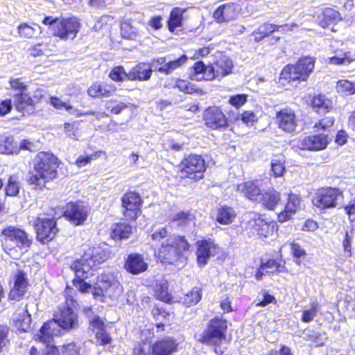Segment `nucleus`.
Returning a JSON list of instances; mask_svg holds the SVG:
<instances>
[{
    "label": "nucleus",
    "mask_w": 355,
    "mask_h": 355,
    "mask_svg": "<svg viewBox=\"0 0 355 355\" xmlns=\"http://www.w3.org/2000/svg\"><path fill=\"white\" fill-rule=\"evenodd\" d=\"M247 95L245 94H236L231 96L229 98V103L235 108L242 107L247 102Z\"/></svg>",
    "instance_id": "680f3d73"
},
{
    "label": "nucleus",
    "mask_w": 355,
    "mask_h": 355,
    "mask_svg": "<svg viewBox=\"0 0 355 355\" xmlns=\"http://www.w3.org/2000/svg\"><path fill=\"white\" fill-rule=\"evenodd\" d=\"M236 216L235 210L228 206H222L217 209L216 220L221 225L232 223Z\"/></svg>",
    "instance_id": "58836bf2"
},
{
    "label": "nucleus",
    "mask_w": 355,
    "mask_h": 355,
    "mask_svg": "<svg viewBox=\"0 0 355 355\" xmlns=\"http://www.w3.org/2000/svg\"><path fill=\"white\" fill-rule=\"evenodd\" d=\"M345 211L353 227H355V197L345 207Z\"/></svg>",
    "instance_id": "69168bd1"
},
{
    "label": "nucleus",
    "mask_w": 355,
    "mask_h": 355,
    "mask_svg": "<svg viewBox=\"0 0 355 355\" xmlns=\"http://www.w3.org/2000/svg\"><path fill=\"white\" fill-rule=\"evenodd\" d=\"M299 142L300 147L302 150L318 151L327 148L329 144V139L327 135L317 134L300 139Z\"/></svg>",
    "instance_id": "a211bd4d"
},
{
    "label": "nucleus",
    "mask_w": 355,
    "mask_h": 355,
    "mask_svg": "<svg viewBox=\"0 0 355 355\" xmlns=\"http://www.w3.org/2000/svg\"><path fill=\"white\" fill-rule=\"evenodd\" d=\"M237 191L244 197L254 202H259L261 198V191L258 180L248 181L237 186Z\"/></svg>",
    "instance_id": "5701e85b"
},
{
    "label": "nucleus",
    "mask_w": 355,
    "mask_h": 355,
    "mask_svg": "<svg viewBox=\"0 0 355 355\" xmlns=\"http://www.w3.org/2000/svg\"><path fill=\"white\" fill-rule=\"evenodd\" d=\"M76 274V278L73 281L74 286L83 293H90L92 291L94 283L87 279L94 275V271L96 266L89 261L83 260V255L72 265Z\"/></svg>",
    "instance_id": "0eeeda50"
},
{
    "label": "nucleus",
    "mask_w": 355,
    "mask_h": 355,
    "mask_svg": "<svg viewBox=\"0 0 355 355\" xmlns=\"http://www.w3.org/2000/svg\"><path fill=\"white\" fill-rule=\"evenodd\" d=\"M116 90L112 84L95 82L87 89V94L92 98H104L110 96Z\"/></svg>",
    "instance_id": "cd10ccee"
},
{
    "label": "nucleus",
    "mask_w": 355,
    "mask_h": 355,
    "mask_svg": "<svg viewBox=\"0 0 355 355\" xmlns=\"http://www.w3.org/2000/svg\"><path fill=\"white\" fill-rule=\"evenodd\" d=\"M211 65L215 78H222L232 72L233 62L225 55L220 54L216 56V60Z\"/></svg>",
    "instance_id": "412c9836"
},
{
    "label": "nucleus",
    "mask_w": 355,
    "mask_h": 355,
    "mask_svg": "<svg viewBox=\"0 0 355 355\" xmlns=\"http://www.w3.org/2000/svg\"><path fill=\"white\" fill-rule=\"evenodd\" d=\"M89 208L83 202H70L66 206L64 215L74 225H82L87 220Z\"/></svg>",
    "instance_id": "f8f14e48"
},
{
    "label": "nucleus",
    "mask_w": 355,
    "mask_h": 355,
    "mask_svg": "<svg viewBox=\"0 0 355 355\" xmlns=\"http://www.w3.org/2000/svg\"><path fill=\"white\" fill-rule=\"evenodd\" d=\"M50 104L53 106L55 109L62 110L64 109L69 114H76L77 116L83 115L77 109L73 106L67 104L65 102H62L59 98L53 96L50 98Z\"/></svg>",
    "instance_id": "09e8293b"
},
{
    "label": "nucleus",
    "mask_w": 355,
    "mask_h": 355,
    "mask_svg": "<svg viewBox=\"0 0 355 355\" xmlns=\"http://www.w3.org/2000/svg\"><path fill=\"white\" fill-rule=\"evenodd\" d=\"M280 201V193L273 188L268 189L264 193L261 194V198L259 202L267 209L273 210Z\"/></svg>",
    "instance_id": "e433bc0d"
},
{
    "label": "nucleus",
    "mask_w": 355,
    "mask_h": 355,
    "mask_svg": "<svg viewBox=\"0 0 355 355\" xmlns=\"http://www.w3.org/2000/svg\"><path fill=\"white\" fill-rule=\"evenodd\" d=\"M201 297V288L198 287H194L184 295V297L182 298V302L186 306L189 307L198 304L200 301Z\"/></svg>",
    "instance_id": "a18cd8bd"
},
{
    "label": "nucleus",
    "mask_w": 355,
    "mask_h": 355,
    "mask_svg": "<svg viewBox=\"0 0 355 355\" xmlns=\"http://www.w3.org/2000/svg\"><path fill=\"white\" fill-rule=\"evenodd\" d=\"M17 31L20 37L28 39L36 37L42 33L41 27L36 24H21L18 26Z\"/></svg>",
    "instance_id": "a19ab883"
},
{
    "label": "nucleus",
    "mask_w": 355,
    "mask_h": 355,
    "mask_svg": "<svg viewBox=\"0 0 355 355\" xmlns=\"http://www.w3.org/2000/svg\"><path fill=\"white\" fill-rule=\"evenodd\" d=\"M319 303L316 301L313 302L309 309H306L302 311L301 320L305 323L311 322L319 311Z\"/></svg>",
    "instance_id": "603ef678"
},
{
    "label": "nucleus",
    "mask_w": 355,
    "mask_h": 355,
    "mask_svg": "<svg viewBox=\"0 0 355 355\" xmlns=\"http://www.w3.org/2000/svg\"><path fill=\"white\" fill-rule=\"evenodd\" d=\"M27 288V279L26 274L19 271L15 277L13 288L10 292V297L12 300H19L25 293Z\"/></svg>",
    "instance_id": "7c9ffc66"
},
{
    "label": "nucleus",
    "mask_w": 355,
    "mask_h": 355,
    "mask_svg": "<svg viewBox=\"0 0 355 355\" xmlns=\"http://www.w3.org/2000/svg\"><path fill=\"white\" fill-rule=\"evenodd\" d=\"M13 321L19 330L26 331L29 328L31 315L27 310L21 309L19 310V313L15 314Z\"/></svg>",
    "instance_id": "79ce46f5"
},
{
    "label": "nucleus",
    "mask_w": 355,
    "mask_h": 355,
    "mask_svg": "<svg viewBox=\"0 0 355 355\" xmlns=\"http://www.w3.org/2000/svg\"><path fill=\"white\" fill-rule=\"evenodd\" d=\"M197 245V261L200 266L207 264L211 256L216 253V245L211 240H202L196 243Z\"/></svg>",
    "instance_id": "6ab92c4d"
},
{
    "label": "nucleus",
    "mask_w": 355,
    "mask_h": 355,
    "mask_svg": "<svg viewBox=\"0 0 355 355\" xmlns=\"http://www.w3.org/2000/svg\"><path fill=\"white\" fill-rule=\"evenodd\" d=\"M203 120L205 125L217 130L227 125V119L221 109L217 106H210L204 111Z\"/></svg>",
    "instance_id": "dca6fc26"
},
{
    "label": "nucleus",
    "mask_w": 355,
    "mask_h": 355,
    "mask_svg": "<svg viewBox=\"0 0 355 355\" xmlns=\"http://www.w3.org/2000/svg\"><path fill=\"white\" fill-rule=\"evenodd\" d=\"M336 89L338 93L346 96L355 94V83L348 80H340L337 82Z\"/></svg>",
    "instance_id": "8fccbe9b"
},
{
    "label": "nucleus",
    "mask_w": 355,
    "mask_h": 355,
    "mask_svg": "<svg viewBox=\"0 0 355 355\" xmlns=\"http://www.w3.org/2000/svg\"><path fill=\"white\" fill-rule=\"evenodd\" d=\"M342 19L340 12L332 8H325L318 16L319 25L327 28L331 24H336Z\"/></svg>",
    "instance_id": "473e14b6"
},
{
    "label": "nucleus",
    "mask_w": 355,
    "mask_h": 355,
    "mask_svg": "<svg viewBox=\"0 0 355 355\" xmlns=\"http://www.w3.org/2000/svg\"><path fill=\"white\" fill-rule=\"evenodd\" d=\"M342 191L336 188L329 187L319 190L313 199V204L320 209L336 207L343 201Z\"/></svg>",
    "instance_id": "1a4fd4ad"
},
{
    "label": "nucleus",
    "mask_w": 355,
    "mask_h": 355,
    "mask_svg": "<svg viewBox=\"0 0 355 355\" xmlns=\"http://www.w3.org/2000/svg\"><path fill=\"white\" fill-rule=\"evenodd\" d=\"M287 272V269L281 263L275 260H269L261 265V272H266L267 275L274 272L283 273Z\"/></svg>",
    "instance_id": "49530a36"
},
{
    "label": "nucleus",
    "mask_w": 355,
    "mask_h": 355,
    "mask_svg": "<svg viewBox=\"0 0 355 355\" xmlns=\"http://www.w3.org/2000/svg\"><path fill=\"white\" fill-rule=\"evenodd\" d=\"M109 76L115 82H123L125 78L128 79V73L123 67L117 66L112 69Z\"/></svg>",
    "instance_id": "4d7b16f0"
},
{
    "label": "nucleus",
    "mask_w": 355,
    "mask_h": 355,
    "mask_svg": "<svg viewBox=\"0 0 355 355\" xmlns=\"http://www.w3.org/2000/svg\"><path fill=\"white\" fill-rule=\"evenodd\" d=\"M2 243L5 252L13 259L19 258L30 248L31 241L25 231L15 227L3 230Z\"/></svg>",
    "instance_id": "7ed1b4c3"
},
{
    "label": "nucleus",
    "mask_w": 355,
    "mask_h": 355,
    "mask_svg": "<svg viewBox=\"0 0 355 355\" xmlns=\"http://www.w3.org/2000/svg\"><path fill=\"white\" fill-rule=\"evenodd\" d=\"M171 220L179 226H187L193 223V216L189 211H180L174 214Z\"/></svg>",
    "instance_id": "3c124183"
},
{
    "label": "nucleus",
    "mask_w": 355,
    "mask_h": 355,
    "mask_svg": "<svg viewBox=\"0 0 355 355\" xmlns=\"http://www.w3.org/2000/svg\"><path fill=\"white\" fill-rule=\"evenodd\" d=\"M277 122L279 128L287 132L295 130L297 119L294 111L290 108L281 110L276 115Z\"/></svg>",
    "instance_id": "aec40b11"
},
{
    "label": "nucleus",
    "mask_w": 355,
    "mask_h": 355,
    "mask_svg": "<svg viewBox=\"0 0 355 355\" xmlns=\"http://www.w3.org/2000/svg\"><path fill=\"white\" fill-rule=\"evenodd\" d=\"M355 60V53L344 49H336L334 55L329 58V62L331 64H348Z\"/></svg>",
    "instance_id": "72a5a7b5"
},
{
    "label": "nucleus",
    "mask_w": 355,
    "mask_h": 355,
    "mask_svg": "<svg viewBox=\"0 0 355 355\" xmlns=\"http://www.w3.org/2000/svg\"><path fill=\"white\" fill-rule=\"evenodd\" d=\"M278 31L277 25L265 23L261 25L258 29L254 32V40L258 42L261 40L268 34Z\"/></svg>",
    "instance_id": "de8ad7c7"
},
{
    "label": "nucleus",
    "mask_w": 355,
    "mask_h": 355,
    "mask_svg": "<svg viewBox=\"0 0 355 355\" xmlns=\"http://www.w3.org/2000/svg\"><path fill=\"white\" fill-rule=\"evenodd\" d=\"M89 328L96 334V342L100 345L110 343L111 338L105 331L104 322L98 316H94L89 319Z\"/></svg>",
    "instance_id": "c85d7f7f"
},
{
    "label": "nucleus",
    "mask_w": 355,
    "mask_h": 355,
    "mask_svg": "<svg viewBox=\"0 0 355 355\" xmlns=\"http://www.w3.org/2000/svg\"><path fill=\"white\" fill-rule=\"evenodd\" d=\"M255 230L257 234L264 237L273 236L276 234V225L274 223H267L261 218L255 220Z\"/></svg>",
    "instance_id": "ea45409f"
},
{
    "label": "nucleus",
    "mask_w": 355,
    "mask_h": 355,
    "mask_svg": "<svg viewBox=\"0 0 355 355\" xmlns=\"http://www.w3.org/2000/svg\"><path fill=\"white\" fill-rule=\"evenodd\" d=\"M271 171L275 178L282 177L285 172V166L283 162L278 159L271 161Z\"/></svg>",
    "instance_id": "052dcab7"
},
{
    "label": "nucleus",
    "mask_w": 355,
    "mask_h": 355,
    "mask_svg": "<svg viewBox=\"0 0 355 355\" xmlns=\"http://www.w3.org/2000/svg\"><path fill=\"white\" fill-rule=\"evenodd\" d=\"M352 236H350L349 233L347 232L345 236V239L343 241V246L344 248V252L346 254V256L348 257H351L352 255Z\"/></svg>",
    "instance_id": "774afa93"
},
{
    "label": "nucleus",
    "mask_w": 355,
    "mask_h": 355,
    "mask_svg": "<svg viewBox=\"0 0 355 355\" xmlns=\"http://www.w3.org/2000/svg\"><path fill=\"white\" fill-rule=\"evenodd\" d=\"M90 293L95 299L101 298L103 300V297H108L116 300L121 295L123 288L112 274H101L98 277Z\"/></svg>",
    "instance_id": "39448f33"
},
{
    "label": "nucleus",
    "mask_w": 355,
    "mask_h": 355,
    "mask_svg": "<svg viewBox=\"0 0 355 355\" xmlns=\"http://www.w3.org/2000/svg\"><path fill=\"white\" fill-rule=\"evenodd\" d=\"M175 86L182 92L186 94H193L201 91L198 89L195 85L191 83L188 80L178 79L175 80Z\"/></svg>",
    "instance_id": "5fc2aeb1"
},
{
    "label": "nucleus",
    "mask_w": 355,
    "mask_h": 355,
    "mask_svg": "<svg viewBox=\"0 0 355 355\" xmlns=\"http://www.w3.org/2000/svg\"><path fill=\"white\" fill-rule=\"evenodd\" d=\"M187 60L188 57L185 55H182L178 59H176L173 61H169L163 66L158 67L157 70L159 72L163 73L164 74H169L172 73L174 70L181 67L183 64H184Z\"/></svg>",
    "instance_id": "37998d69"
},
{
    "label": "nucleus",
    "mask_w": 355,
    "mask_h": 355,
    "mask_svg": "<svg viewBox=\"0 0 355 355\" xmlns=\"http://www.w3.org/2000/svg\"><path fill=\"white\" fill-rule=\"evenodd\" d=\"M205 171V160L200 155H191L181 162L180 175L182 178L198 180L202 178Z\"/></svg>",
    "instance_id": "6e6552de"
},
{
    "label": "nucleus",
    "mask_w": 355,
    "mask_h": 355,
    "mask_svg": "<svg viewBox=\"0 0 355 355\" xmlns=\"http://www.w3.org/2000/svg\"><path fill=\"white\" fill-rule=\"evenodd\" d=\"M151 239L154 241H159L162 239L166 237L168 231L166 227H158L153 229Z\"/></svg>",
    "instance_id": "338daca9"
},
{
    "label": "nucleus",
    "mask_w": 355,
    "mask_h": 355,
    "mask_svg": "<svg viewBox=\"0 0 355 355\" xmlns=\"http://www.w3.org/2000/svg\"><path fill=\"white\" fill-rule=\"evenodd\" d=\"M121 35L124 38L133 39L137 36V30L129 22L124 21L121 26Z\"/></svg>",
    "instance_id": "13d9d810"
},
{
    "label": "nucleus",
    "mask_w": 355,
    "mask_h": 355,
    "mask_svg": "<svg viewBox=\"0 0 355 355\" xmlns=\"http://www.w3.org/2000/svg\"><path fill=\"white\" fill-rule=\"evenodd\" d=\"M185 10L181 8H174L170 14L168 19V28L173 32L174 30L182 25V15Z\"/></svg>",
    "instance_id": "c03bdc74"
},
{
    "label": "nucleus",
    "mask_w": 355,
    "mask_h": 355,
    "mask_svg": "<svg viewBox=\"0 0 355 355\" xmlns=\"http://www.w3.org/2000/svg\"><path fill=\"white\" fill-rule=\"evenodd\" d=\"M241 120L247 126H252L257 121L258 117L252 111H245L241 114Z\"/></svg>",
    "instance_id": "0e129e2a"
},
{
    "label": "nucleus",
    "mask_w": 355,
    "mask_h": 355,
    "mask_svg": "<svg viewBox=\"0 0 355 355\" xmlns=\"http://www.w3.org/2000/svg\"><path fill=\"white\" fill-rule=\"evenodd\" d=\"M152 73L150 67L145 64L140 63L128 72V80L144 81L148 80Z\"/></svg>",
    "instance_id": "2f4dec72"
},
{
    "label": "nucleus",
    "mask_w": 355,
    "mask_h": 355,
    "mask_svg": "<svg viewBox=\"0 0 355 355\" xmlns=\"http://www.w3.org/2000/svg\"><path fill=\"white\" fill-rule=\"evenodd\" d=\"M241 10V7L238 3L229 1L218 6L214 12L213 17L218 23L229 22L236 19Z\"/></svg>",
    "instance_id": "4468645a"
},
{
    "label": "nucleus",
    "mask_w": 355,
    "mask_h": 355,
    "mask_svg": "<svg viewBox=\"0 0 355 355\" xmlns=\"http://www.w3.org/2000/svg\"><path fill=\"white\" fill-rule=\"evenodd\" d=\"M54 318L63 329H73L78 326V315L68 304L60 306Z\"/></svg>",
    "instance_id": "2eb2a0df"
},
{
    "label": "nucleus",
    "mask_w": 355,
    "mask_h": 355,
    "mask_svg": "<svg viewBox=\"0 0 355 355\" xmlns=\"http://www.w3.org/2000/svg\"><path fill=\"white\" fill-rule=\"evenodd\" d=\"M61 329L53 318V320H49L43 324L37 336L41 341L49 343L54 336H57L60 334Z\"/></svg>",
    "instance_id": "a878e982"
},
{
    "label": "nucleus",
    "mask_w": 355,
    "mask_h": 355,
    "mask_svg": "<svg viewBox=\"0 0 355 355\" xmlns=\"http://www.w3.org/2000/svg\"><path fill=\"white\" fill-rule=\"evenodd\" d=\"M42 95L40 91H37L33 96L21 92L14 98V105L19 111L25 114H31L34 112L35 105L40 102Z\"/></svg>",
    "instance_id": "f3484780"
},
{
    "label": "nucleus",
    "mask_w": 355,
    "mask_h": 355,
    "mask_svg": "<svg viewBox=\"0 0 355 355\" xmlns=\"http://www.w3.org/2000/svg\"><path fill=\"white\" fill-rule=\"evenodd\" d=\"M0 153L3 154H17L19 148L12 136L6 133L0 135Z\"/></svg>",
    "instance_id": "c9c22d12"
},
{
    "label": "nucleus",
    "mask_w": 355,
    "mask_h": 355,
    "mask_svg": "<svg viewBox=\"0 0 355 355\" xmlns=\"http://www.w3.org/2000/svg\"><path fill=\"white\" fill-rule=\"evenodd\" d=\"M58 158L52 153L40 152L34 159L33 173L29 182L35 188L41 189L49 180L56 177Z\"/></svg>",
    "instance_id": "f03ea898"
},
{
    "label": "nucleus",
    "mask_w": 355,
    "mask_h": 355,
    "mask_svg": "<svg viewBox=\"0 0 355 355\" xmlns=\"http://www.w3.org/2000/svg\"><path fill=\"white\" fill-rule=\"evenodd\" d=\"M311 107L319 114H325L333 108V102L324 95H317L311 100Z\"/></svg>",
    "instance_id": "f704fd0d"
},
{
    "label": "nucleus",
    "mask_w": 355,
    "mask_h": 355,
    "mask_svg": "<svg viewBox=\"0 0 355 355\" xmlns=\"http://www.w3.org/2000/svg\"><path fill=\"white\" fill-rule=\"evenodd\" d=\"M334 123V118L333 116H327L320 119L314 125V128L318 130H327L333 126Z\"/></svg>",
    "instance_id": "e2e57ef3"
},
{
    "label": "nucleus",
    "mask_w": 355,
    "mask_h": 355,
    "mask_svg": "<svg viewBox=\"0 0 355 355\" xmlns=\"http://www.w3.org/2000/svg\"><path fill=\"white\" fill-rule=\"evenodd\" d=\"M33 225L38 240L43 243H48L52 240L58 231L54 218L38 216L33 221Z\"/></svg>",
    "instance_id": "9d476101"
},
{
    "label": "nucleus",
    "mask_w": 355,
    "mask_h": 355,
    "mask_svg": "<svg viewBox=\"0 0 355 355\" xmlns=\"http://www.w3.org/2000/svg\"><path fill=\"white\" fill-rule=\"evenodd\" d=\"M189 78L196 81H211L214 80V73L211 65L206 66L203 62L198 61L190 69Z\"/></svg>",
    "instance_id": "4be33fe9"
},
{
    "label": "nucleus",
    "mask_w": 355,
    "mask_h": 355,
    "mask_svg": "<svg viewBox=\"0 0 355 355\" xmlns=\"http://www.w3.org/2000/svg\"><path fill=\"white\" fill-rule=\"evenodd\" d=\"M301 199L300 196L295 193H290L288 196V202L285 205L284 210L278 214L279 222H285L289 220L300 208Z\"/></svg>",
    "instance_id": "393cba45"
},
{
    "label": "nucleus",
    "mask_w": 355,
    "mask_h": 355,
    "mask_svg": "<svg viewBox=\"0 0 355 355\" xmlns=\"http://www.w3.org/2000/svg\"><path fill=\"white\" fill-rule=\"evenodd\" d=\"M226 328V322L222 319L211 320L209 327L203 336V342L209 345H219L225 340L224 332Z\"/></svg>",
    "instance_id": "9b49d317"
},
{
    "label": "nucleus",
    "mask_w": 355,
    "mask_h": 355,
    "mask_svg": "<svg viewBox=\"0 0 355 355\" xmlns=\"http://www.w3.org/2000/svg\"><path fill=\"white\" fill-rule=\"evenodd\" d=\"M151 349L152 346L150 342H142L134 347L132 355H151Z\"/></svg>",
    "instance_id": "bf43d9fd"
},
{
    "label": "nucleus",
    "mask_w": 355,
    "mask_h": 355,
    "mask_svg": "<svg viewBox=\"0 0 355 355\" xmlns=\"http://www.w3.org/2000/svg\"><path fill=\"white\" fill-rule=\"evenodd\" d=\"M189 248L190 245L185 238L177 236L163 242L155 254L163 263L180 266L185 263Z\"/></svg>",
    "instance_id": "f257e3e1"
},
{
    "label": "nucleus",
    "mask_w": 355,
    "mask_h": 355,
    "mask_svg": "<svg viewBox=\"0 0 355 355\" xmlns=\"http://www.w3.org/2000/svg\"><path fill=\"white\" fill-rule=\"evenodd\" d=\"M42 23L50 26L53 35L62 40H73L80 28V23L75 17L54 18L48 16L44 18Z\"/></svg>",
    "instance_id": "20e7f679"
},
{
    "label": "nucleus",
    "mask_w": 355,
    "mask_h": 355,
    "mask_svg": "<svg viewBox=\"0 0 355 355\" xmlns=\"http://www.w3.org/2000/svg\"><path fill=\"white\" fill-rule=\"evenodd\" d=\"M109 257V252L102 246L96 245L88 248L83 254V260L89 261L96 267L105 262Z\"/></svg>",
    "instance_id": "b1692460"
},
{
    "label": "nucleus",
    "mask_w": 355,
    "mask_h": 355,
    "mask_svg": "<svg viewBox=\"0 0 355 355\" xmlns=\"http://www.w3.org/2000/svg\"><path fill=\"white\" fill-rule=\"evenodd\" d=\"M132 232V227L128 223H116L110 229V236L114 240L127 239Z\"/></svg>",
    "instance_id": "4c0bfd02"
},
{
    "label": "nucleus",
    "mask_w": 355,
    "mask_h": 355,
    "mask_svg": "<svg viewBox=\"0 0 355 355\" xmlns=\"http://www.w3.org/2000/svg\"><path fill=\"white\" fill-rule=\"evenodd\" d=\"M20 183L19 178L11 175L6 187V194L9 196H16L19 192Z\"/></svg>",
    "instance_id": "864d4df0"
},
{
    "label": "nucleus",
    "mask_w": 355,
    "mask_h": 355,
    "mask_svg": "<svg viewBox=\"0 0 355 355\" xmlns=\"http://www.w3.org/2000/svg\"><path fill=\"white\" fill-rule=\"evenodd\" d=\"M125 268L129 272L137 275L146 271L148 263L141 254H130L125 261Z\"/></svg>",
    "instance_id": "bb28decb"
},
{
    "label": "nucleus",
    "mask_w": 355,
    "mask_h": 355,
    "mask_svg": "<svg viewBox=\"0 0 355 355\" xmlns=\"http://www.w3.org/2000/svg\"><path fill=\"white\" fill-rule=\"evenodd\" d=\"M315 67V59L311 57L300 58L295 64H288L284 67L280 78L289 83L295 80L306 81Z\"/></svg>",
    "instance_id": "423d86ee"
},
{
    "label": "nucleus",
    "mask_w": 355,
    "mask_h": 355,
    "mask_svg": "<svg viewBox=\"0 0 355 355\" xmlns=\"http://www.w3.org/2000/svg\"><path fill=\"white\" fill-rule=\"evenodd\" d=\"M178 343L171 338H165L152 346L154 355H171L178 349Z\"/></svg>",
    "instance_id": "c756f323"
},
{
    "label": "nucleus",
    "mask_w": 355,
    "mask_h": 355,
    "mask_svg": "<svg viewBox=\"0 0 355 355\" xmlns=\"http://www.w3.org/2000/svg\"><path fill=\"white\" fill-rule=\"evenodd\" d=\"M121 202L125 217L129 219H136L141 213V199L140 196L135 192H127L123 196Z\"/></svg>",
    "instance_id": "ddd939ff"
},
{
    "label": "nucleus",
    "mask_w": 355,
    "mask_h": 355,
    "mask_svg": "<svg viewBox=\"0 0 355 355\" xmlns=\"http://www.w3.org/2000/svg\"><path fill=\"white\" fill-rule=\"evenodd\" d=\"M105 154V153L104 151L98 150L91 155H80L76 161V164L78 168L84 167L92 160L101 157L102 155Z\"/></svg>",
    "instance_id": "6e6d98bb"
}]
</instances>
